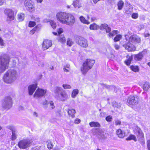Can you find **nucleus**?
<instances>
[{
    "label": "nucleus",
    "mask_w": 150,
    "mask_h": 150,
    "mask_svg": "<svg viewBox=\"0 0 150 150\" xmlns=\"http://www.w3.org/2000/svg\"><path fill=\"white\" fill-rule=\"evenodd\" d=\"M57 19L61 23L72 25L76 22L75 18L72 14L66 12L60 11L56 15Z\"/></svg>",
    "instance_id": "f257e3e1"
},
{
    "label": "nucleus",
    "mask_w": 150,
    "mask_h": 150,
    "mask_svg": "<svg viewBox=\"0 0 150 150\" xmlns=\"http://www.w3.org/2000/svg\"><path fill=\"white\" fill-rule=\"evenodd\" d=\"M18 74L17 71L14 69L8 70L4 75L3 79L4 81L7 83H11L18 78Z\"/></svg>",
    "instance_id": "f03ea898"
},
{
    "label": "nucleus",
    "mask_w": 150,
    "mask_h": 150,
    "mask_svg": "<svg viewBox=\"0 0 150 150\" xmlns=\"http://www.w3.org/2000/svg\"><path fill=\"white\" fill-rule=\"evenodd\" d=\"M10 59V57L8 55L0 56V73H3L8 68Z\"/></svg>",
    "instance_id": "7ed1b4c3"
},
{
    "label": "nucleus",
    "mask_w": 150,
    "mask_h": 150,
    "mask_svg": "<svg viewBox=\"0 0 150 150\" xmlns=\"http://www.w3.org/2000/svg\"><path fill=\"white\" fill-rule=\"evenodd\" d=\"M95 63L94 60L88 59L85 61L81 69L82 74L85 75L88 71L92 68Z\"/></svg>",
    "instance_id": "20e7f679"
},
{
    "label": "nucleus",
    "mask_w": 150,
    "mask_h": 150,
    "mask_svg": "<svg viewBox=\"0 0 150 150\" xmlns=\"http://www.w3.org/2000/svg\"><path fill=\"white\" fill-rule=\"evenodd\" d=\"M129 42L126 45L125 48L129 51H134L135 47L133 44L139 43L141 42L140 38H128Z\"/></svg>",
    "instance_id": "39448f33"
},
{
    "label": "nucleus",
    "mask_w": 150,
    "mask_h": 150,
    "mask_svg": "<svg viewBox=\"0 0 150 150\" xmlns=\"http://www.w3.org/2000/svg\"><path fill=\"white\" fill-rule=\"evenodd\" d=\"M54 92L57 96H59H59L62 101H64L68 98V96L67 93L61 87H55Z\"/></svg>",
    "instance_id": "423d86ee"
},
{
    "label": "nucleus",
    "mask_w": 150,
    "mask_h": 150,
    "mask_svg": "<svg viewBox=\"0 0 150 150\" xmlns=\"http://www.w3.org/2000/svg\"><path fill=\"white\" fill-rule=\"evenodd\" d=\"M139 98L136 95H132L129 96L128 98L127 102L129 106L132 107L138 104Z\"/></svg>",
    "instance_id": "0eeeda50"
},
{
    "label": "nucleus",
    "mask_w": 150,
    "mask_h": 150,
    "mask_svg": "<svg viewBox=\"0 0 150 150\" xmlns=\"http://www.w3.org/2000/svg\"><path fill=\"white\" fill-rule=\"evenodd\" d=\"M12 100L9 96L6 97L2 101V106L4 109L8 110L12 106Z\"/></svg>",
    "instance_id": "6e6552de"
},
{
    "label": "nucleus",
    "mask_w": 150,
    "mask_h": 150,
    "mask_svg": "<svg viewBox=\"0 0 150 150\" xmlns=\"http://www.w3.org/2000/svg\"><path fill=\"white\" fill-rule=\"evenodd\" d=\"M31 143L30 139H23L18 142V145L20 148L24 149L29 147Z\"/></svg>",
    "instance_id": "1a4fd4ad"
},
{
    "label": "nucleus",
    "mask_w": 150,
    "mask_h": 150,
    "mask_svg": "<svg viewBox=\"0 0 150 150\" xmlns=\"http://www.w3.org/2000/svg\"><path fill=\"white\" fill-rule=\"evenodd\" d=\"M5 13L7 16V21H11L14 20L15 19L14 12L12 9H6Z\"/></svg>",
    "instance_id": "9d476101"
},
{
    "label": "nucleus",
    "mask_w": 150,
    "mask_h": 150,
    "mask_svg": "<svg viewBox=\"0 0 150 150\" xmlns=\"http://www.w3.org/2000/svg\"><path fill=\"white\" fill-rule=\"evenodd\" d=\"M24 5L26 9L29 11L34 8L33 3L31 0H25Z\"/></svg>",
    "instance_id": "9b49d317"
},
{
    "label": "nucleus",
    "mask_w": 150,
    "mask_h": 150,
    "mask_svg": "<svg viewBox=\"0 0 150 150\" xmlns=\"http://www.w3.org/2000/svg\"><path fill=\"white\" fill-rule=\"evenodd\" d=\"M52 45V41L48 39H46L43 42L42 47L43 50H45L51 47Z\"/></svg>",
    "instance_id": "f8f14e48"
},
{
    "label": "nucleus",
    "mask_w": 150,
    "mask_h": 150,
    "mask_svg": "<svg viewBox=\"0 0 150 150\" xmlns=\"http://www.w3.org/2000/svg\"><path fill=\"white\" fill-rule=\"evenodd\" d=\"M77 39L76 41V42L81 46L86 47L88 46V45L87 40L85 38H76Z\"/></svg>",
    "instance_id": "ddd939ff"
},
{
    "label": "nucleus",
    "mask_w": 150,
    "mask_h": 150,
    "mask_svg": "<svg viewBox=\"0 0 150 150\" xmlns=\"http://www.w3.org/2000/svg\"><path fill=\"white\" fill-rule=\"evenodd\" d=\"M46 93L45 90L38 88L37 90L34 95V97H38L43 96Z\"/></svg>",
    "instance_id": "4468645a"
},
{
    "label": "nucleus",
    "mask_w": 150,
    "mask_h": 150,
    "mask_svg": "<svg viewBox=\"0 0 150 150\" xmlns=\"http://www.w3.org/2000/svg\"><path fill=\"white\" fill-rule=\"evenodd\" d=\"M119 32L117 30H114L112 32L109 33L108 36L109 37H113L115 35V38H122V36L120 34H118Z\"/></svg>",
    "instance_id": "2eb2a0df"
},
{
    "label": "nucleus",
    "mask_w": 150,
    "mask_h": 150,
    "mask_svg": "<svg viewBox=\"0 0 150 150\" xmlns=\"http://www.w3.org/2000/svg\"><path fill=\"white\" fill-rule=\"evenodd\" d=\"M37 87V85L36 84H33L29 86L28 89L30 95H31L33 94Z\"/></svg>",
    "instance_id": "dca6fc26"
},
{
    "label": "nucleus",
    "mask_w": 150,
    "mask_h": 150,
    "mask_svg": "<svg viewBox=\"0 0 150 150\" xmlns=\"http://www.w3.org/2000/svg\"><path fill=\"white\" fill-rule=\"evenodd\" d=\"M100 29L101 30L105 29L106 32L107 33H109L111 31V28L108 26V25L105 23L102 24L100 25Z\"/></svg>",
    "instance_id": "f3484780"
},
{
    "label": "nucleus",
    "mask_w": 150,
    "mask_h": 150,
    "mask_svg": "<svg viewBox=\"0 0 150 150\" xmlns=\"http://www.w3.org/2000/svg\"><path fill=\"white\" fill-rule=\"evenodd\" d=\"M116 134L118 137L120 138H123L125 136L124 131H122L120 129H119L116 131Z\"/></svg>",
    "instance_id": "a211bd4d"
},
{
    "label": "nucleus",
    "mask_w": 150,
    "mask_h": 150,
    "mask_svg": "<svg viewBox=\"0 0 150 150\" xmlns=\"http://www.w3.org/2000/svg\"><path fill=\"white\" fill-rule=\"evenodd\" d=\"M143 52H139L138 54L134 55V59L136 60H140L143 57Z\"/></svg>",
    "instance_id": "6ab92c4d"
},
{
    "label": "nucleus",
    "mask_w": 150,
    "mask_h": 150,
    "mask_svg": "<svg viewBox=\"0 0 150 150\" xmlns=\"http://www.w3.org/2000/svg\"><path fill=\"white\" fill-rule=\"evenodd\" d=\"M72 4L76 8H79L81 7V4L79 0H74Z\"/></svg>",
    "instance_id": "aec40b11"
},
{
    "label": "nucleus",
    "mask_w": 150,
    "mask_h": 150,
    "mask_svg": "<svg viewBox=\"0 0 150 150\" xmlns=\"http://www.w3.org/2000/svg\"><path fill=\"white\" fill-rule=\"evenodd\" d=\"M25 17V14L23 13H20L17 15L18 19L20 21H23Z\"/></svg>",
    "instance_id": "412c9836"
},
{
    "label": "nucleus",
    "mask_w": 150,
    "mask_h": 150,
    "mask_svg": "<svg viewBox=\"0 0 150 150\" xmlns=\"http://www.w3.org/2000/svg\"><path fill=\"white\" fill-rule=\"evenodd\" d=\"M127 59L125 61V63L127 66L130 65L131 61L132 59V56H130L129 55H127L126 57Z\"/></svg>",
    "instance_id": "4be33fe9"
},
{
    "label": "nucleus",
    "mask_w": 150,
    "mask_h": 150,
    "mask_svg": "<svg viewBox=\"0 0 150 150\" xmlns=\"http://www.w3.org/2000/svg\"><path fill=\"white\" fill-rule=\"evenodd\" d=\"M75 112V110L74 109H68V113L69 115L72 118L74 117L75 115L74 114Z\"/></svg>",
    "instance_id": "5701e85b"
},
{
    "label": "nucleus",
    "mask_w": 150,
    "mask_h": 150,
    "mask_svg": "<svg viewBox=\"0 0 150 150\" xmlns=\"http://www.w3.org/2000/svg\"><path fill=\"white\" fill-rule=\"evenodd\" d=\"M17 132L16 130L14 131L13 130V132H12V134L11 138L12 140L14 141L16 139L17 136Z\"/></svg>",
    "instance_id": "b1692460"
},
{
    "label": "nucleus",
    "mask_w": 150,
    "mask_h": 150,
    "mask_svg": "<svg viewBox=\"0 0 150 150\" xmlns=\"http://www.w3.org/2000/svg\"><path fill=\"white\" fill-rule=\"evenodd\" d=\"M124 4V3L122 1V0L119 1L118 2L117 4L118 9L119 10H121L123 7Z\"/></svg>",
    "instance_id": "393cba45"
},
{
    "label": "nucleus",
    "mask_w": 150,
    "mask_h": 150,
    "mask_svg": "<svg viewBox=\"0 0 150 150\" xmlns=\"http://www.w3.org/2000/svg\"><path fill=\"white\" fill-rule=\"evenodd\" d=\"M89 124L91 127H99L100 126L99 123L96 122H91L89 123Z\"/></svg>",
    "instance_id": "a878e982"
},
{
    "label": "nucleus",
    "mask_w": 150,
    "mask_h": 150,
    "mask_svg": "<svg viewBox=\"0 0 150 150\" xmlns=\"http://www.w3.org/2000/svg\"><path fill=\"white\" fill-rule=\"evenodd\" d=\"M150 87V84L149 83L146 82L144 84L143 89L145 91H147Z\"/></svg>",
    "instance_id": "bb28decb"
},
{
    "label": "nucleus",
    "mask_w": 150,
    "mask_h": 150,
    "mask_svg": "<svg viewBox=\"0 0 150 150\" xmlns=\"http://www.w3.org/2000/svg\"><path fill=\"white\" fill-rule=\"evenodd\" d=\"M81 21L85 24L88 25L90 23L83 16H81L79 18Z\"/></svg>",
    "instance_id": "cd10ccee"
},
{
    "label": "nucleus",
    "mask_w": 150,
    "mask_h": 150,
    "mask_svg": "<svg viewBox=\"0 0 150 150\" xmlns=\"http://www.w3.org/2000/svg\"><path fill=\"white\" fill-rule=\"evenodd\" d=\"M79 91L78 89H75L73 90L72 91L71 96L72 98H75L78 94Z\"/></svg>",
    "instance_id": "c85d7f7f"
},
{
    "label": "nucleus",
    "mask_w": 150,
    "mask_h": 150,
    "mask_svg": "<svg viewBox=\"0 0 150 150\" xmlns=\"http://www.w3.org/2000/svg\"><path fill=\"white\" fill-rule=\"evenodd\" d=\"M132 70L134 72H138L139 71V69L138 66H131L130 67Z\"/></svg>",
    "instance_id": "c756f323"
},
{
    "label": "nucleus",
    "mask_w": 150,
    "mask_h": 150,
    "mask_svg": "<svg viewBox=\"0 0 150 150\" xmlns=\"http://www.w3.org/2000/svg\"><path fill=\"white\" fill-rule=\"evenodd\" d=\"M126 140H133L135 142H136L137 141L136 137L133 135H130L128 138H126Z\"/></svg>",
    "instance_id": "7c9ffc66"
},
{
    "label": "nucleus",
    "mask_w": 150,
    "mask_h": 150,
    "mask_svg": "<svg viewBox=\"0 0 150 150\" xmlns=\"http://www.w3.org/2000/svg\"><path fill=\"white\" fill-rule=\"evenodd\" d=\"M39 28L38 25H37L33 29L30 30V35H33L35 33V32Z\"/></svg>",
    "instance_id": "2f4dec72"
},
{
    "label": "nucleus",
    "mask_w": 150,
    "mask_h": 150,
    "mask_svg": "<svg viewBox=\"0 0 150 150\" xmlns=\"http://www.w3.org/2000/svg\"><path fill=\"white\" fill-rule=\"evenodd\" d=\"M98 28V25L95 23H93L90 25L89 28L91 30H96Z\"/></svg>",
    "instance_id": "473e14b6"
},
{
    "label": "nucleus",
    "mask_w": 150,
    "mask_h": 150,
    "mask_svg": "<svg viewBox=\"0 0 150 150\" xmlns=\"http://www.w3.org/2000/svg\"><path fill=\"white\" fill-rule=\"evenodd\" d=\"M136 130L139 136L140 137H143L144 134L140 128L137 127L136 129Z\"/></svg>",
    "instance_id": "72a5a7b5"
},
{
    "label": "nucleus",
    "mask_w": 150,
    "mask_h": 150,
    "mask_svg": "<svg viewBox=\"0 0 150 150\" xmlns=\"http://www.w3.org/2000/svg\"><path fill=\"white\" fill-rule=\"evenodd\" d=\"M95 134L96 135H100L101 134L102 131L100 129L97 128L93 130Z\"/></svg>",
    "instance_id": "f704fd0d"
},
{
    "label": "nucleus",
    "mask_w": 150,
    "mask_h": 150,
    "mask_svg": "<svg viewBox=\"0 0 150 150\" xmlns=\"http://www.w3.org/2000/svg\"><path fill=\"white\" fill-rule=\"evenodd\" d=\"M70 66L69 64H67L66 65L64 66L63 68L64 71L66 72L69 71L70 69Z\"/></svg>",
    "instance_id": "c9c22d12"
},
{
    "label": "nucleus",
    "mask_w": 150,
    "mask_h": 150,
    "mask_svg": "<svg viewBox=\"0 0 150 150\" xmlns=\"http://www.w3.org/2000/svg\"><path fill=\"white\" fill-rule=\"evenodd\" d=\"M47 147L49 149H51L53 147V145L50 140L47 141Z\"/></svg>",
    "instance_id": "e433bc0d"
},
{
    "label": "nucleus",
    "mask_w": 150,
    "mask_h": 150,
    "mask_svg": "<svg viewBox=\"0 0 150 150\" xmlns=\"http://www.w3.org/2000/svg\"><path fill=\"white\" fill-rule=\"evenodd\" d=\"M36 25L35 22L34 21H30L28 23V27L30 28L34 27Z\"/></svg>",
    "instance_id": "4c0bfd02"
},
{
    "label": "nucleus",
    "mask_w": 150,
    "mask_h": 150,
    "mask_svg": "<svg viewBox=\"0 0 150 150\" xmlns=\"http://www.w3.org/2000/svg\"><path fill=\"white\" fill-rule=\"evenodd\" d=\"M51 25L52 26L53 29H55L56 28L57 25L56 23L54 22V21H51L50 22Z\"/></svg>",
    "instance_id": "58836bf2"
},
{
    "label": "nucleus",
    "mask_w": 150,
    "mask_h": 150,
    "mask_svg": "<svg viewBox=\"0 0 150 150\" xmlns=\"http://www.w3.org/2000/svg\"><path fill=\"white\" fill-rule=\"evenodd\" d=\"M73 44V42L71 40V39L69 38L67 41V44L69 46H71Z\"/></svg>",
    "instance_id": "ea45409f"
},
{
    "label": "nucleus",
    "mask_w": 150,
    "mask_h": 150,
    "mask_svg": "<svg viewBox=\"0 0 150 150\" xmlns=\"http://www.w3.org/2000/svg\"><path fill=\"white\" fill-rule=\"evenodd\" d=\"M138 17V15L137 13H134L132 15V17L134 19H136Z\"/></svg>",
    "instance_id": "a19ab883"
},
{
    "label": "nucleus",
    "mask_w": 150,
    "mask_h": 150,
    "mask_svg": "<svg viewBox=\"0 0 150 150\" xmlns=\"http://www.w3.org/2000/svg\"><path fill=\"white\" fill-rule=\"evenodd\" d=\"M62 86L64 89H69L71 88V87L70 85L66 84H63Z\"/></svg>",
    "instance_id": "79ce46f5"
},
{
    "label": "nucleus",
    "mask_w": 150,
    "mask_h": 150,
    "mask_svg": "<svg viewBox=\"0 0 150 150\" xmlns=\"http://www.w3.org/2000/svg\"><path fill=\"white\" fill-rule=\"evenodd\" d=\"M112 117L111 115H109L107 116L105 118L106 120L108 122H111L112 120Z\"/></svg>",
    "instance_id": "37998d69"
},
{
    "label": "nucleus",
    "mask_w": 150,
    "mask_h": 150,
    "mask_svg": "<svg viewBox=\"0 0 150 150\" xmlns=\"http://www.w3.org/2000/svg\"><path fill=\"white\" fill-rule=\"evenodd\" d=\"M63 29L62 28H59L57 30V32L59 35L63 33Z\"/></svg>",
    "instance_id": "c03bdc74"
},
{
    "label": "nucleus",
    "mask_w": 150,
    "mask_h": 150,
    "mask_svg": "<svg viewBox=\"0 0 150 150\" xmlns=\"http://www.w3.org/2000/svg\"><path fill=\"white\" fill-rule=\"evenodd\" d=\"M7 128L11 130L12 132H13V130L14 131L15 130L14 127L12 125H8L7 126Z\"/></svg>",
    "instance_id": "a18cd8bd"
},
{
    "label": "nucleus",
    "mask_w": 150,
    "mask_h": 150,
    "mask_svg": "<svg viewBox=\"0 0 150 150\" xmlns=\"http://www.w3.org/2000/svg\"><path fill=\"white\" fill-rule=\"evenodd\" d=\"M50 107L52 109H54L55 108V106L54 105V103L52 101H50Z\"/></svg>",
    "instance_id": "49530a36"
},
{
    "label": "nucleus",
    "mask_w": 150,
    "mask_h": 150,
    "mask_svg": "<svg viewBox=\"0 0 150 150\" xmlns=\"http://www.w3.org/2000/svg\"><path fill=\"white\" fill-rule=\"evenodd\" d=\"M147 146L148 150H150V139L147 141Z\"/></svg>",
    "instance_id": "de8ad7c7"
},
{
    "label": "nucleus",
    "mask_w": 150,
    "mask_h": 150,
    "mask_svg": "<svg viewBox=\"0 0 150 150\" xmlns=\"http://www.w3.org/2000/svg\"><path fill=\"white\" fill-rule=\"evenodd\" d=\"M58 41L62 43H65L66 42V40L64 38H59Z\"/></svg>",
    "instance_id": "09e8293b"
},
{
    "label": "nucleus",
    "mask_w": 150,
    "mask_h": 150,
    "mask_svg": "<svg viewBox=\"0 0 150 150\" xmlns=\"http://www.w3.org/2000/svg\"><path fill=\"white\" fill-rule=\"evenodd\" d=\"M115 123L116 125H120L121 123V122L120 120H116L115 122Z\"/></svg>",
    "instance_id": "8fccbe9b"
},
{
    "label": "nucleus",
    "mask_w": 150,
    "mask_h": 150,
    "mask_svg": "<svg viewBox=\"0 0 150 150\" xmlns=\"http://www.w3.org/2000/svg\"><path fill=\"white\" fill-rule=\"evenodd\" d=\"M60 111H58L56 112V115L57 117H60L61 116Z\"/></svg>",
    "instance_id": "3c124183"
},
{
    "label": "nucleus",
    "mask_w": 150,
    "mask_h": 150,
    "mask_svg": "<svg viewBox=\"0 0 150 150\" xmlns=\"http://www.w3.org/2000/svg\"><path fill=\"white\" fill-rule=\"evenodd\" d=\"M81 120L79 119H76L75 120L74 122L75 123L78 124L80 122Z\"/></svg>",
    "instance_id": "603ef678"
},
{
    "label": "nucleus",
    "mask_w": 150,
    "mask_h": 150,
    "mask_svg": "<svg viewBox=\"0 0 150 150\" xmlns=\"http://www.w3.org/2000/svg\"><path fill=\"white\" fill-rule=\"evenodd\" d=\"M4 43L3 42V40L1 38H0V45L1 46L4 45Z\"/></svg>",
    "instance_id": "864d4df0"
},
{
    "label": "nucleus",
    "mask_w": 150,
    "mask_h": 150,
    "mask_svg": "<svg viewBox=\"0 0 150 150\" xmlns=\"http://www.w3.org/2000/svg\"><path fill=\"white\" fill-rule=\"evenodd\" d=\"M114 47L115 49L117 50H118L119 49L120 46L118 45H117L116 44H115L114 45Z\"/></svg>",
    "instance_id": "5fc2aeb1"
},
{
    "label": "nucleus",
    "mask_w": 150,
    "mask_h": 150,
    "mask_svg": "<svg viewBox=\"0 0 150 150\" xmlns=\"http://www.w3.org/2000/svg\"><path fill=\"white\" fill-rule=\"evenodd\" d=\"M106 113L105 112H101L100 114V117H104Z\"/></svg>",
    "instance_id": "6e6d98bb"
},
{
    "label": "nucleus",
    "mask_w": 150,
    "mask_h": 150,
    "mask_svg": "<svg viewBox=\"0 0 150 150\" xmlns=\"http://www.w3.org/2000/svg\"><path fill=\"white\" fill-rule=\"evenodd\" d=\"M5 0H0V6L3 5L4 2Z\"/></svg>",
    "instance_id": "4d7b16f0"
},
{
    "label": "nucleus",
    "mask_w": 150,
    "mask_h": 150,
    "mask_svg": "<svg viewBox=\"0 0 150 150\" xmlns=\"http://www.w3.org/2000/svg\"><path fill=\"white\" fill-rule=\"evenodd\" d=\"M120 40V38H114V41L115 42L118 41Z\"/></svg>",
    "instance_id": "13d9d810"
},
{
    "label": "nucleus",
    "mask_w": 150,
    "mask_h": 150,
    "mask_svg": "<svg viewBox=\"0 0 150 150\" xmlns=\"http://www.w3.org/2000/svg\"><path fill=\"white\" fill-rule=\"evenodd\" d=\"M38 3H41L42 1L43 0H35Z\"/></svg>",
    "instance_id": "bf43d9fd"
},
{
    "label": "nucleus",
    "mask_w": 150,
    "mask_h": 150,
    "mask_svg": "<svg viewBox=\"0 0 150 150\" xmlns=\"http://www.w3.org/2000/svg\"><path fill=\"white\" fill-rule=\"evenodd\" d=\"M150 34L149 33H146L144 34V37H149L150 36Z\"/></svg>",
    "instance_id": "052dcab7"
},
{
    "label": "nucleus",
    "mask_w": 150,
    "mask_h": 150,
    "mask_svg": "<svg viewBox=\"0 0 150 150\" xmlns=\"http://www.w3.org/2000/svg\"><path fill=\"white\" fill-rule=\"evenodd\" d=\"M33 115L35 117H37L38 116V114L36 112H33Z\"/></svg>",
    "instance_id": "680f3d73"
},
{
    "label": "nucleus",
    "mask_w": 150,
    "mask_h": 150,
    "mask_svg": "<svg viewBox=\"0 0 150 150\" xmlns=\"http://www.w3.org/2000/svg\"><path fill=\"white\" fill-rule=\"evenodd\" d=\"M48 103V102L47 100H45V102L43 103V105H46Z\"/></svg>",
    "instance_id": "e2e57ef3"
},
{
    "label": "nucleus",
    "mask_w": 150,
    "mask_h": 150,
    "mask_svg": "<svg viewBox=\"0 0 150 150\" xmlns=\"http://www.w3.org/2000/svg\"><path fill=\"white\" fill-rule=\"evenodd\" d=\"M54 69V67L53 66H52L50 67V69L51 70H53Z\"/></svg>",
    "instance_id": "0e129e2a"
},
{
    "label": "nucleus",
    "mask_w": 150,
    "mask_h": 150,
    "mask_svg": "<svg viewBox=\"0 0 150 150\" xmlns=\"http://www.w3.org/2000/svg\"><path fill=\"white\" fill-rule=\"evenodd\" d=\"M52 33L54 35H57V33L56 32H53Z\"/></svg>",
    "instance_id": "69168bd1"
},
{
    "label": "nucleus",
    "mask_w": 150,
    "mask_h": 150,
    "mask_svg": "<svg viewBox=\"0 0 150 150\" xmlns=\"http://www.w3.org/2000/svg\"><path fill=\"white\" fill-rule=\"evenodd\" d=\"M147 64L148 66H149V67H150V62H148L147 63Z\"/></svg>",
    "instance_id": "338daca9"
},
{
    "label": "nucleus",
    "mask_w": 150,
    "mask_h": 150,
    "mask_svg": "<svg viewBox=\"0 0 150 150\" xmlns=\"http://www.w3.org/2000/svg\"><path fill=\"white\" fill-rule=\"evenodd\" d=\"M67 8H70V6L69 5H67Z\"/></svg>",
    "instance_id": "774afa93"
}]
</instances>
